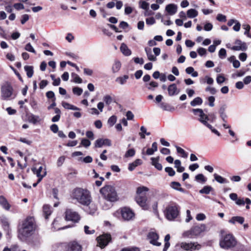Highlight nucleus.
Here are the masks:
<instances>
[{"instance_id": "nucleus-14", "label": "nucleus", "mask_w": 251, "mask_h": 251, "mask_svg": "<svg viewBox=\"0 0 251 251\" xmlns=\"http://www.w3.org/2000/svg\"><path fill=\"white\" fill-rule=\"evenodd\" d=\"M148 238L150 240V243L156 246H160L161 244L160 242L157 241L159 238L158 235L154 232H151L148 235Z\"/></svg>"}, {"instance_id": "nucleus-43", "label": "nucleus", "mask_w": 251, "mask_h": 251, "mask_svg": "<svg viewBox=\"0 0 251 251\" xmlns=\"http://www.w3.org/2000/svg\"><path fill=\"white\" fill-rule=\"evenodd\" d=\"M195 179L197 181L201 182L202 183H204L206 181V178L201 174H198V175L196 176Z\"/></svg>"}, {"instance_id": "nucleus-53", "label": "nucleus", "mask_w": 251, "mask_h": 251, "mask_svg": "<svg viewBox=\"0 0 251 251\" xmlns=\"http://www.w3.org/2000/svg\"><path fill=\"white\" fill-rule=\"evenodd\" d=\"M90 227L88 226H85L84 229V232L86 234H94L95 232V230L94 229H92L89 230Z\"/></svg>"}, {"instance_id": "nucleus-24", "label": "nucleus", "mask_w": 251, "mask_h": 251, "mask_svg": "<svg viewBox=\"0 0 251 251\" xmlns=\"http://www.w3.org/2000/svg\"><path fill=\"white\" fill-rule=\"evenodd\" d=\"M169 95L171 96L177 94L179 91L177 90L176 85L175 84H172L169 86L168 88Z\"/></svg>"}, {"instance_id": "nucleus-33", "label": "nucleus", "mask_w": 251, "mask_h": 251, "mask_svg": "<svg viewBox=\"0 0 251 251\" xmlns=\"http://www.w3.org/2000/svg\"><path fill=\"white\" fill-rule=\"evenodd\" d=\"M141 160L139 159H136L133 163L129 164L128 170L130 171H133L138 165L141 164Z\"/></svg>"}, {"instance_id": "nucleus-38", "label": "nucleus", "mask_w": 251, "mask_h": 251, "mask_svg": "<svg viewBox=\"0 0 251 251\" xmlns=\"http://www.w3.org/2000/svg\"><path fill=\"white\" fill-rule=\"evenodd\" d=\"M177 152L181 154L182 157L187 158L188 157V153H187L183 149L181 148L176 146Z\"/></svg>"}, {"instance_id": "nucleus-7", "label": "nucleus", "mask_w": 251, "mask_h": 251, "mask_svg": "<svg viewBox=\"0 0 251 251\" xmlns=\"http://www.w3.org/2000/svg\"><path fill=\"white\" fill-rule=\"evenodd\" d=\"M179 213V206L176 203L169 204L164 211L165 217L169 221L174 220L176 218Z\"/></svg>"}, {"instance_id": "nucleus-28", "label": "nucleus", "mask_w": 251, "mask_h": 251, "mask_svg": "<svg viewBox=\"0 0 251 251\" xmlns=\"http://www.w3.org/2000/svg\"><path fill=\"white\" fill-rule=\"evenodd\" d=\"M145 50L148 58L149 60L152 61H155L156 60V58L155 56H154L152 54L151 50V48H146Z\"/></svg>"}, {"instance_id": "nucleus-6", "label": "nucleus", "mask_w": 251, "mask_h": 251, "mask_svg": "<svg viewBox=\"0 0 251 251\" xmlns=\"http://www.w3.org/2000/svg\"><path fill=\"white\" fill-rule=\"evenodd\" d=\"M206 231V226L204 224H201L193 226L190 230L184 232L183 236L189 238H196Z\"/></svg>"}, {"instance_id": "nucleus-40", "label": "nucleus", "mask_w": 251, "mask_h": 251, "mask_svg": "<svg viewBox=\"0 0 251 251\" xmlns=\"http://www.w3.org/2000/svg\"><path fill=\"white\" fill-rule=\"evenodd\" d=\"M243 28L245 30L244 32V34L247 35L248 37L251 38V34H250V30L251 29V26L248 24H243Z\"/></svg>"}, {"instance_id": "nucleus-37", "label": "nucleus", "mask_w": 251, "mask_h": 251, "mask_svg": "<svg viewBox=\"0 0 251 251\" xmlns=\"http://www.w3.org/2000/svg\"><path fill=\"white\" fill-rule=\"evenodd\" d=\"M215 179L221 184L226 183L227 181L226 178L223 177L222 176L218 175L216 174H214Z\"/></svg>"}, {"instance_id": "nucleus-2", "label": "nucleus", "mask_w": 251, "mask_h": 251, "mask_svg": "<svg viewBox=\"0 0 251 251\" xmlns=\"http://www.w3.org/2000/svg\"><path fill=\"white\" fill-rule=\"evenodd\" d=\"M71 197L72 199L83 205L89 202L92 198L90 192L82 188H75L72 192Z\"/></svg>"}, {"instance_id": "nucleus-45", "label": "nucleus", "mask_w": 251, "mask_h": 251, "mask_svg": "<svg viewBox=\"0 0 251 251\" xmlns=\"http://www.w3.org/2000/svg\"><path fill=\"white\" fill-rule=\"evenodd\" d=\"M117 121L116 116L113 115L111 116L108 120V124L110 126H112Z\"/></svg>"}, {"instance_id": "nucleus-18", "label": "nucleus", "mask_w": 251, "mask_h": 251, "mask_svg": "<svg viewBox=\"0 0 251 251\" xmlns=\"http://www.w3.org/2000/svg\"><path fill=\"white\" fill-rule=\"evenodd\" d=\"M31 170L33 173L36 175L38 177V182H40L47 174L46 171L43 172V174H41V172L43 170V167L42 166H40L38 169H36L35 168H33Z\"/></svg>"}, {"instance_id": "nucleus-44", "label": "nucleus", "mask_w": 251, "mask_h": 251, "mask_svg": "<svg viewBox=\"0 0 251 251\" xmlns=\"http://www.w3.org/2000/svg\"><path fill=\"white\" fill-rule=\"evenodd\" d=\"M25 50L28 52L36 53V51L30 43H27L25 47Z\"/></svg>"}, {"instance_id": "nucleus-41", "label": "nucleus", "mask_w": 251, "mask_h": 251, "mask_svg": "<svg viewBox=\"0 0 251 251\" xmlns=\"http://www.w3.org/2000/svg\"><path fill=\"white\" fill-rule=\"evenodd\" d=\"M213 189L212 187L210 186H205L200 191L201 194H208Z\"/></svg>"}, {"instance_id": "nucleus-51", "label": "nucleus", "mask_w": 251, "mask_h": 251, "mask_svg": "<svg viewBox=\"0 0 251 251\" xmlns=\"http://www.w3.org/2000/svg\"><path fill=\"white\" fill-rule=\"evenodd\" d=\"M226 50L225 49H221L219 51V56L221 59L226 58Z\"/></svg>"}, {"instance_id": "nucleus-48", "label": "nucleus", "mask_w": 251, "mask_h": 251, "mask_svg": "<svg viewBox=\"0 0 251 251\" xmlns=\"http://www.w3.org/2000/svg\"><path fill=\"white\" fill-rule=\"evenodd\" d=\"M73 92L75 94L80 96L82 94L83 90L79 87H75L73 88Z\"/></svg>"}, {"instance_id": "nucleus-46", "label": "nucleus", "mask_w": 251, "mask_h": 251, "mask_svg": "<svg viewBox=\"0 0 251 251\" xmlns=\"http://www.w3.org/2000/svg\"><path fill=\"white\" fill-rule=\"evenodd\" d=\"M135 151L133 149H130L127 151L125 154V157L126 158L132 157L135 155Z\"/></svg>"}, {"instance_id": "nucleus-12", "label": "nucleus", "mask_w": 251, "mask_h": 251, "mask_svg": "<svg viewBox=\"0 0 251 251\" xmlns=\"http://www.w3.org/2000/svg\"><path fill=\"white\" fill-rule=\"evenodd\" d=\"M111 240V235L109 234H104L97 237L98 243L101 248H104Z\"/></svg>"}, {"instance_id": "nucleus-25", "label": "nucleus", "mask_w": 251, "mask_h": 251, "mask_svg": "<svg viewBox=\"0 0 251 251\" xmlns=\"http://www.w3.org/2000/svg\"><path fill=\"white\" fill-rule=\"evenodd\" d=\"M244 218L241 216H234L232 217L229 220V223L232 224H235L236 223H238L240 224H243L244 222Z\"/></svg>"}, {"instance_id": "nucleus-8", "label": "nucleus", "mask_w": 251, "mask_h": 251, "mask_svg": "<svg viewBox=\"0 0 251 251\" xmlns=\"http://www.w3.org/2000/svg\"><path fill=\"white\" fill-rule=\"evenodd\" d=\"M13 89L10 84L5 83L1 87V97L3 100L14 98Z\"/></svg>"}, {"instance_id": "nucleus-35", "label": "nucleus", "mask_w": 251, "mask_h": 251, "mask_svg": "<svg viewBox=\"0 0 251 251\" xmlns=\"http://www.w3.org/2000/svg\"><path fill=\"white\" fill-rule=\"evenodd\" d=\"M129 77L127 75H124L123 76L118 77L116 79V81L119 83L121 85H124L126 83Z\"/></svg>"}, {"instance_id": "nucleus-31", "label": "nucleus", "mask_w": 251, "mask_h": 251, "mask_svg": "<svg viewBox=\"0 0 251 251\" xmlns=\"http://www.w3.org/2000/svg\"><path fill=\"white\" fill-rule=\"evenodd\" d=\"M25 71L28 77L30 78L33 75V67L31 66H25L24 67Z\"/></svg>"}, {"instance_id": "nucleus-58", "label": "nucleus", "mask_w": 251, "mask_h": 251, "mask_svg": "<svg viewBox=\"0 0 251 251\" xmlns=\"http://www.w3.org/2000/svg\"><path fill=\"white\" fill-rule=\"evenodd\" d=\"M46 96L48 99H55V95L53 91H50L46 93Z\"/></svg>"}, {"instance_id": "nucleus-60", "label": "nucleus", "mask_w": 251, "mask_h": 251, "mask_svg": "<svg viewBox=\"0 0 251 251\" xmlns=\"http://www.w3.org/2000/svg\"><path fill=\"white\" fill-rule=\"evenodd\" d=\"M146 23L149 25H152L155 22V20L153 17H150L146 19Z\"/></svg>"}, {"instance_id": "nucleus-49", "label": "nucleus", "mask_w": 251, "mask_h": 251, "mask_svg": "<svg viewBox=\"0 0 251 251\" xmlns=\"http://www.w3.org/2000/svg\"><path fill=\"white\" fill-rule=\"evenodd\" d=\"M165 171L166 172H167L169 176H175L176 173H175V171L173 170V169L171 167H166L165 168Z\"/></svg>"}, {"instance_id": "nucleus-64", "label": "nucleus", "mask_w": 251, "mask_h": 251, "mask_svg": "<svg viewBox=\"0 0 251 251\" xmlns=\"http://www.w3.org/2000/svg\"><path fill=\"white\" fill-rule=\"evenodd\" d=\"M14 7L17 10L24 9V5L21 3H17L14 4Z\"/></svg>"}, {"instance_id": "nucleus-61", "label": "nucleus", "mask_w": 251, "mask_h": 251, "mask_svg": "<svg viewBox=\"0 0 251 251\" xmlns=\"http://www.w3.org/2000/svg\"><path fill=\"white\" fill-rule=\"evenodd\" d=\"M48 84V82L46 80H42L40 84L39 87L41 89H44Z\"/></svg>"}, {"instance_id": "nucleus-21", "label": "nucleus", "mask_w": 251, "mask_h": 251, "mask_svg": "<svg viewBox=\"0 0 251 251\" xmlns=\"http://www.w3.org/2000/svg\"><path fill=\"white\" fill-rule=\"evenodd\" d=\"M177 8L176 4H169L166 6L165 9L170 15H173L176 12Z\"/></svg>"}, {"instance_id": "nucleus-15", "label": "nucleus", "mask_w": 251, "mask_h": 251, "mask_svg": "<svg viewBox=\"0 0 251 251\" xmlns=\"http://www.w3.org/2000/svg\"><path fill=\"white\" fill-rule=\"evenodd\" d=\"M192 111L195 115H198L199 116V121L203 125L205 121L207 122L208 120V116L204 113L201 109H193Z\"/></svg>"}, {"instance_id": "nucleus-34", "label": "nucleus", "mask_w": 251, "mask_h": 251, "mask_svg": "<svg viewBox=\"0 0 251 251\" xmlns=\"http://www.w3.org/2000/svg\"><path fill=\"white\" fill-rule=\"evenodd\" d=\"M202 100L200 97H197L195 98L192 101H191L190 104L192 106H196L197 105H200L202 103Z\"/></svg>"}, {"instance_id": "nucleus-29", "label": "nucleus", "mask_w": 251, "mask_h": 251, "mask_svg": "<svg viewBox=\"0 0 251 251\" xmlns=\"http://www.w3.org/2000/svg\"><path fill=\"white\" fill-rule=\"evenodd\" d=\"M43 211L45 218L46 219H48V217L51 213L50 206L48 205H44L43 207Z\"/></svg>"}, {"instance_id": "nucleus-59", "label": "nucleus", "mask_w": 251, "mask_h": 251, "mask_svg": "<svg viewBox=\"0 0 251 251\" xmlns=\"http://www.w3.org/2000/svg\"><path fill=\"white\" fill-rule=\"evenodd\" d=\"M65 160V157L64 156H60L57 160V164L58 166H61Z\"/></svg>"}, {"instance_id": "nucleus-32", "label": "nucleus", "mask_w": 251, "mask_h": 251, "mask_svg": "<svg viewBox=\"0 0 251 251\" xmlns=\"http://www.w3.org/2000/svg\"><path fill=\"white\" fill-rule=\"evenodd\" d=\"M198 12L195 9H190L187 11V15L189 18H193L197 17Z\"/></svg>"}, {"instance_id": "nucleus-27", "label": "nucleus", "mask_w": 251, "mask_h": 251, "mask_svg": "<svg viewBox=\"0 0 251 251\" xmlns=\"http://www.w3.org/2000/svg\"><path fill=\"white\" fill-rule=\"evenodd\" d=\"M28 120L29 122L32 123L34 125H35L41 121V119L40 118V117L39 116L35 115L33 114H31L29 116L28 118Z\"/></svg>"}, {"instance_id": "nucleus-39", "label": "nucleus", "mask_w": 251, "mask_h": 251, "mask_svg": "<svg viewBox=\"0 0 251 251\" xmlns=\"http://www.w3.org/2000/svg\"><path fill=\"white\" fill-rule=\"evenodd\" d=\"M140 130H141V132L139 133V135L140 136L141 138L142 139L145 138V134H146L147 135H150L151 134L150 132H148L147 131L146 128L143 126H142L141 127Z\"/></svg>"}, {"instance_id": "nucleus-13", "label": "nucleus", "mask_w": 251, "mask_h": 251, "mask_svg": "<svg viewBox=\"0 0 251 251\" xmlns=\"http://www.w3.org/2000/svg\"><path fill=\"white\" fill-rule=\"evenodd\" d=\"M85 206V210L87 213L89 214H94L98 210L97 205L94 202H92V199L89 202H88L86 204H84Z\"/></svg>"}, {"instance_id": "nucleus-52", "label": "nucleus", "mask_w": 251, "mask_h": 251, "mask_svg": "<svg viewBox=\"0 0 251 251\" xmlns=\"http://www.w3.org/2000/svg\"><path fill=\"white\" fill-rule=\"evenodd\" d=\"M81 145L87 148L91 145V142L87 139H82L81 141Z\"/></svg>"}, {"instance_id": "nucleus-30", "label": "nucleus", "mask_w": 251, "mask_h": 251, "mask_svg": "<svg viewBox=\"0 0 251 251\" xmlns=\"http://www.w3.org/2000/svg\"><path fill=\"white\" fill-rule=\"evenodd\" d=\"M121 67V64L119 61L115 60L113 63L112 67V72L113 73L118 72Z\"/></svg>"}, {"instance_id": "nucleus-36", "label": "nucleus", "mask_w": 251, "mask_h": 251, "mask_svg": "<svg viewBox=\"0 0 251 251\" xmlns=\"http://www.w3.org/2000/svg\"><path fill=\"white\" fill-rule=\"evenodd\" d=\"M171 186L174 189L179 191L181 192H184V190L181 187V185L179 182L173 181L171 183Z\"/></svg>"}, {"instance_id": "nucleus-5", "label": "nucleus", "mask_w": 251, "mask_h": 251, "mask_svg": "<svg viewBox=\"0 0 251 251\" xmlns=\"http://www.w3.org/2000/svg\"><path fill=\"white\" fill-rule=\"evenodd\" d=\"M100 193L103 198L111 202H114L118 200V195L115 188L111 185H106L100 189Z\"/></svg>"}, {"instance_id": "nucleus-11", "label": "nucleus", "mask_w": 251, "mask_h": 251, "mask_svg": "<svg viewBox=\"0 0 251 251\" xmlns=\"http://www.w3.org/2000/svg\"><path fill=\"white\" fill-rule=\"evenodd\" d=\"M121 213L122 218L126 221L132 220L134 218L135 214L129 208L123 207L121 209Z\"/></svg>"}, {"instance_id": "nucleus-47", "label": "nucleus", "mask_w": 251, "mask_h": 251, "mask_svg": "<svg viewBox=\"0 0 251 251\" xmlns=\"http://www.w3.org/2000/svg\"><path fill=\"white\" fill-rule=\"evenodd\" d=\"M72 76L73 77L74 81L77 83H82L81 78L76 74L72 73Z\"/></svg>"}, {"instance_id": "nucleus-16", "label": "nucleus", "mask_w": 251, "mask_h": 251, "mask_svg": "<svg viewBox=\"0 0 251 251\" xmlns=\"http://www.w3.org/2000/svg\"><path fill=\"white\" fill-rule=\"evenodd\" d=\"M247 46L246 44L239 40H237L235 41V45L231 48V49L233 50L245 51L247 50Z\"/></svg>"}, {"instance_id": "nucleus-56", "label": "nucleus", "mask_w": 251, "mask_h": 251, "mask_svg": "<svg viewBox=\"0 0 251 251\" xmlns=\"http://www.w3.org/2000/svg\"><path fill=\"white\" fill-rule=\"evenodd\" d=\"M217 20L220 22H226V16L221 14H218L217 15Z\"/></svg>"}, {"instance_id": "nucleus-55", "label": "nucleus", "mask_w": 251, "mask_h": 251, "mask_svg": "<svg viewBox=\"0 0 251 251\" xmlns=\"http://www.w3.org/2000/svg\"><path fill=\"white\" fill-rule=\"evenodd\" d=\"M206 218L205 215L203 213L198 214L196 216V219L198 221H203Z\"/></svg>"}, {"instance_id": "nucleus-50", "label": "nucleus", "mask_w": 251, "mask_h": 251, "mask_svg": "<svg viewBox=\"0 0 251 251\" xmlns=\"http://www.w3.org/2000/svg\"><path fill=\"white\" fill-rule=\"evenodd\" d=\"M140 7L145 10H148L149 8V3L145 1H140Z\"/></svg>"}, {"instance_id": "nucleus-62", "label": "nucleus", "mask_w": 251, "mask_h": 251, "mask_svg": "<svg viewBox=\"0 0 251 251\" xmlns=\"http://www.w3.org/2000/svg\"><path fill=\"white\" fill-rule=\"evenodd\" d=\"M209 105L211 107L214 106L215 98L213 96H210L208 98Z\"/></svg>"}, {"instance_id": "nucleus-1", "label": "nucleus", "mask_w": 251, "mask_h": 251, "mask_svg": "<svg viewBox=\"0 0 251 251\" xmlns=\"http://www.w3.org/2000/svg\"><path fill=\"white\" fill-rule=\"evenodd\" d=\"M35 229L34 219L32 217H28L22 221L19 226L18 237L22 241H25L30 236Z\"/></svg>"}, {"instance_id": "nucleus-23", "label": "nucleus", "mask_w": 251, "mask_h": 251, "mask_svg": "<svg viewBox=\"0 0 251 251\" xmlns=\"http://www.w3.org/2000/svg\"><path fill=\"white\" fill-rule=\"evenodd\" d=\"M151 164L152 165L154 166L156 169H157L158 170L161 171L162 170V165L159 162V157H151Z\"/></svg>"}, {"instance_id": "nucleus-4", "label": "nucleus", "mask_w": 251, "mask_h": 251, "mask_svg": "<svg viewBox=\"0 0 251 251\" xmlns=\"http://www.w3.org/2000/svg\"><path fill=\"white\" fill-rule=\"evenodd\" d=\"M220 246L225 250H232L237 245V241L231 234H227L224 235L220 241Z\"/></svg>"}, {"instance_id": "nucleus-26", "label": "nucleus", "mask_w": 251, "mask_h": 251, "mask_svg": "<svg viewBox=\"0 0 251 251\" xmlns=\"http://www.w3.org/2000/svg\"><path fill=\"white\" fill-rule=\"evenodd\" d=\"M120 50L121 52L126 56H129L131 54V51L128 49L125 43H122L120 47Z\"/></svg>"}, {"instance_id": "nucleus-10", "label": "nucleus", "mask_w": 251, "mask_h": 251, "mask_svg": "<svg viewBox=\"0 0 251 251\" xmlns=\"http://www.w3.org/2000/svg\"><path fill=\"white\" fill-rule=\"evenodd\" d=\"M80 219L79 215L72 209H68L65 212V219L75 223L78 222Z\"/></svg>"}, {"instance_id": "nucleus-17", "label": "nucleus", "mask_w": 251, "mask_h": 251, "mask_svg": "<svg viewBox=\"0 0 251 251\" xmlns=\"http://www.w3.org/2000/svg\"><path fill=\"white\" fill-rule=\"evenodd\" d=\"M103 145L110 146L111 145V141L108 139L100 138L95 141V147L96 148H101Z\"/></svg>"}, {"instance_id": "nucleus-42", "label": "nucleus", "mask_w": 251, "mask_h": 251, "mask_svg": "<svg viewBox=\"0 0 251 251\" xmlns=\"http://www.w3.org/2000/svg\"><path fill=\"white\" fill-rule=\"evenodd\" d=\"M103 100L105 102L106 105H110L113 100V99L109 95H106L103 98Z\"/></svg>"}, {"instance_id": "nucleus-20", "label": "nucleus", "mask_w": 251, "mask_h": 251, "mask_svg": "<svg viewBox=\"0 0 251 251\" xmlns=\"http://www.w3.org/2000/svg\"><path fill=\"white\" fill-rule=\"evenodd\" d=\"M67 251H82L81 247L77 242L74 241L69 244Z\"/></svg>"}, {"instance_id": "nucleus-54", "label": "nucleus", "mask_w": 251, "mask_h": 251, "mask_svg": "<svg viewBox=\"0 0 251 251\" xmlns=\"http://www.w3.org/2000/svg\"><path fill=\"white\" fill-rule=\"evenodd\" d=\"M225 80V77L221 75H219L217 76L216 81L218 84H221L223 83Z\"/></svg>"}, {"instance_id": "nucleus-22", "label": "nucleus", "mask_w": 251, "mask_h": 251, "mask_svg": "<svg viewBox=\"0 0 251 251\" xmlns=\"http://www.w3.org/2000/svg\"><path fill=\"white\" fill-rule=\"evenodd\" d=\"M227 108V106L226 104L222 105L219 109V113L220 115V117L222 119L223 122H226V119L227 116L226 113V110Z\"/></svg>"}, {"instance_id": "nucleus-57", "label": "nucleus", "mask_w": 251, "mask_h": 251, "mask_svg": "<svg viewBox=\"0 0 251 251\" xmlns=\"http://www.w3.org/2000/svg\"><path fill=\"white\" fill-rule=\"evenodd\" d=\"M205 91L209 92L210 94L214 95L217 93V90L214 88L210 86L207 87L205 89Z\"/></svg>"}, {"instance_id": "nucleus-19", "label": "nucleus", "mask_w": 251, "mask_h": 251, "mask_svg": "<svg viewBox=\"0 0 251 251\" xmlns=\"http://www.w3.org/2000/svg\"><path fill=\"white\" fill-rule=\"evenodd\" d=\"M0 205L5 210H10L11 205L8 202L7 199L2 195L0 196Z\"/></svg>"}, {"instance_id": "nucleus-63", "label": "nucleus", "mask_w": 251, "mask_h": 251, "mask_svg": "<svg viewBox=\"0 0 251 251\" xmlns=\"http://www.w3.org/2000/svg\"><path fill=\"white\" fill-rule=\"evenodd\" d=\"M50 130L53 133H57L58 131V127L57 125L53 124L50 126Z\"/></svg>"}, {"instance_id": "nucleus-3", "label": "nucleus", "mask_w": 251, "mask_h": 251, "mask_svg": "<svg viewBox=\"0 0 251 251\" xmlns=\"http://www.w3.org/2000/svg\"><path fill=\"white\" fill-rule=\"evenodd\" d=\"M149 191L148 188L145 186H140L137 188L135 201L144 210L148 208L147 203V193Z\"/></svg>"}, {"instance_id": "nucleus-9", "label": "nucleus", "mask_w": 251, "mask_h": 251, "mask_svg": "<svg viewBox=\"0 0 251 251\" xmlns=\"http://www.w3.org/2000/svg\"><path fill=\"white\" fill-rule=\"evenodd\" d=\"M201 248V245L197 243H187L185 242H181L177 244L176 246V250H179L180 249H184L186 251L189 250H199Z\"/></svg>"}]
</instances>
